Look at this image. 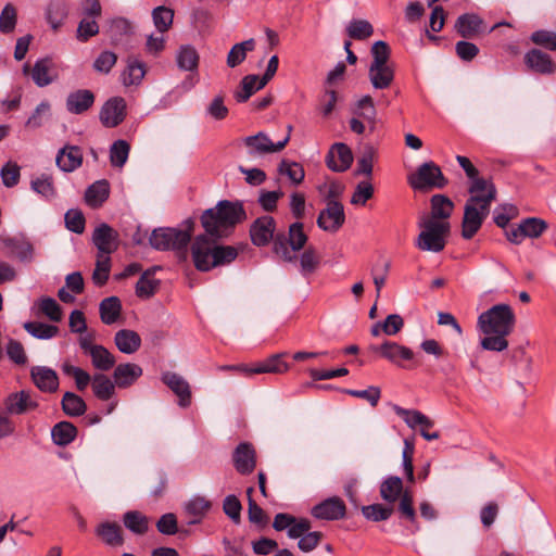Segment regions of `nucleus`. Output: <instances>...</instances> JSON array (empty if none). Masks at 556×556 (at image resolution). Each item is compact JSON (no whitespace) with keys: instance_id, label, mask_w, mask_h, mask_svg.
I'll return each instance as SVG.
<instances>
[{"instance_id":"nucleus-1","label":"nucleus","mask_w":556,"mask_h":556,"mask_svg":"<svg viewBox=\"0 0 556 556\" xmlns=\"http://www.w3.org/2000/svg\"><path fill=\"white\" fill-rule=\"evenodd\" d=\"M477 325L484 334L480 340L481 348L486 351L503 352L508 348L507 337L515 329L516 315L510 305L495 304L479 315Z\"/></svg>"},{"instance_id":"nucleus-2","label":"nucleus","mask_w":556,"mask_h":556,"mask_svg":"<svg viewBox=\"0 0 556 556\" xmlns=\"http://www.w3.org/2000/svg\"><path fill=\"white\" fill-rule=\"evenodd\" d=\"M247 218L241 202L219 201L215 207L205 210L201 215V225L205 235L215 239L227 237L237 224Z\"/></svg>"},{"instance_id":"nucleus-3","label":"nucleus","mask_w":556,"mask_h":556,"mask_svg":"<svg viewBox=\"0 0 556 556\" xmlns=\"http://www.w3.org/2000/svg\"><path fill=\"white\" fill-rule=\"evenodd\" d=\"M191 256L198 270L210 271L232 263L238 256V250L231 245L219 244L217 239L207 235H199L191 243Z\"/></svg>"},{"instance_id":"nucleus-4","label":"nucleus","mask_w":556,"mask_h":556,"mask_svg":"<svg viewBox=\"0 0 556 556\" xmlns=\"http://www.w3.org/2000/svg\"><path fill=\"white\" fill-rule=\"evenodd\" d=\"M194 231V220L188 218L179 228L160 227L152 231L149 241L157 251H174L182 261L187 258V248Z\"/></svg>"},{"instance_id":"nucleus-5","label":"nucleus","mask_w":556,"mask_h":556,"mask_svg":"<svg viewBox=\"0 0 556 556\" xmlns=\"http://www.w3.org/2000/svg\"><path fill=\"white\" fill-rule=\"evenodd\" d=\"M496 190L492 188L485 199L475 195L467 200L462 224V236L464 239L469 240L479 231L490 213L491 203L496 199Z\"/></svg>"},{"instance_id":"nucleus-6","label":"nucleus","mask_w":556,"mask_h":556,"mask_svg":"<svg viewBox=\"0 0 556 556\" xmlns=\"http://www.w3.org/2000/svg\"><path fill=\"white\" fill-rule=\"evenodd\" d=\"M419 227L422 229L416 240L419 250L438 253L445 248L450 222L420 218Z\"/></svg>"},{"instance_id":"nucleus-7","label":"nucleus","mask_w":556,"mask_h":556,"mask_svg":"<svg viewBox=\"0 0 556 556\" xmlns=\"http://www.w3.org/2000/svg\"><path fill=\"white\" fill-rule=\"evenodd\" d=\"M409 185L415 190L442 189L447 185L441 168L432 161L421 164L409 177Z\"/></svg>"},{"instance_id":"nucleus-8","label":"nucleus","mask_w":556,"mask_h":556,"mask_svg":"<svg viewBox=\"0 0 556 556\" xmlns=\"http://www.w3.org/2000/svg\"><path fill=\"white\" fill-rule=\"evenodd\" d=\"M334 191L329 190L327 205L317 217V225L320 229L328 232H337L345 222L343 204L334 200Z\"/></svg>"},{"instance_id":"nucleus-9","label":"nucleus","mask_w":556,"mask_h":556,"mask_svg":"<svg viewBox=\"0 0 556 556\" xmlns=\"http://www.w3.org/2000/svg\"><path fill=\"white\" fill-rule=\"evenodd\" d=\"M25 75L30 74L36 86L47 87L59 78V72L54 61L51 58H42L35 62L33 67L28 63L23 66Z\"/></svg>"},{"instance_id":"nucleus-10","label":"nucleus","mask_w":556,"mask_h":556,"mask_svg":"<svg viewBox=\"0 0 556 556\" xmlns=\"http://www.w3.org/2000/svg\"><path fill=\"white\" fill-rule=\"evenodd\" d=\"M92 243L98 250L97 255L110 256L118 248V232L110 225L102 223L92 232Z\"/></svg>"},{"instance_id":"nucleus-11","label":"nucleus","mask_w":556,"mask_h":556,"mask_svg":"<svg viewBox=\"0 0 556 556\" xmlns=\"http://www.w3.org/2000/svg\"><path fill=\"white\" fill-rule=\"evenodd\" d=\"M289 140L290 135H287L283 140L274 143L265 132L260 131L244 138V144L249 148L250 154H267L281 151Z\"/></svg>"},{"instance_id":"nucleus-12","label":"nucleus","mask_w":556,"mask_h":556,"mask_svg":"<svg viewBox=\"0 0 556 556\" xmlns=\"http://www.w3.org/2000/svg\"><path fill=\"white\" fill-rule=\"evenodd\" d=\"M276 222L274 217L264 215L256 218L250 227L251 241L256 247L267 245L274 238Z\"/></svg>"},{"instance_id":"nucleus-13","label":"nucleus","mask_w":556,"mask_h":556,"mask_svg":"<svg viewBox=\"0 0 556 556\" xmlns=\"http://www.w3.org/2000/svg\"><path fill=\"white\" fill-rule=\"evenodd\" d=\"M233 467L240 475H250L256 467V452L249 442H241L232 453Z\"/></svg>"},{"instance_id":"nucleus-14","label":"nucleus","mask_w":556,"mask_h":556,"mask_svg":"<svg viewBox=\"0 0 556 556\" xmlns=\"http://www.w3.org/2000/svg\"><path fill=\"white\" fill-rule=\"evenodd\" d=\"M3 404L9 415H24L38 407L37 401L33 399L29 391L25 390L9 394Z\"/></svg>"},{"instance_id":"nucleus-15","label":"nucleus","mask_w":556,"mask_h":556,"mask_svg":"<svg viewBox=\"0 0 556 556\" xmlns=\"http://www.w3.org/2000/svg\"><path fill=\"white\" fill-rule=\"evenodd\" d=\"M126 116V102L121 97L108 100L100 111V121L103 126L113 128L118 126Z\"/></svg>"},{"instance_id":"nucleus-16","label":"nucleus","mask_w":556,"mask_h":556,"mask_svg":"<svg viewBox=\"0 0 556 556\" xmlns=\"http://www.w3.org/2000/svg\"><path fill=\"white\" fill-rule=\"evenodd\" d=\"M161 380L166 384L177 396L178 405L180 407H189L191 404V389L188 381L180 375L172 371L162 374Z\"/></svg>"},{"instance_id":"nucleus-17","label":"nucleus","mask_w":556,"mask_h":556,"mask_svg":"<svg viewBox=\"0 0 556 556\" xmlns=\"http://www.w3.org/2000/svg\"><path fill=\"white\" fill-rule=\"evenodd\" d=\"M352 162V150L342 142L334 143L326 155V164L332 172H345Z\"/></svg>"},{"instance_id":"nucleus-18","label":"nucleus","mask_w":556,"mask_h":556,"mask_svg":"<svg viewBox=\"0 0 556 556\" xmlns=\"http://www.w3.org/2000/svg\"><path fill=\"white\" fill-rule=\"evenodd\" d=\"M346 506L344 502L338 497H329L312 508V515L323 520H339L345 516Z\"/></svg>"},{"instance_id":"nucleus-19","label":"nucleus","mask_w":556,"mask_h":556,"mask_svg":"<svg viewBox=\"0 0 556 556\" xmlns=\"http://www.w3.org/2000/svg\"><path fill=\"white\" fill-rule=\"evenodd\" d=\"M370 350L399 366L402 365V361H412L414 358V352L410 349L392 341H386L381 345H372Z\"/></svg>"},{"instance_id":"nucleus-20","label":"nucleus","mask_w":556,"mask_h":556,"mask_svg":"<svg viewBox=\"0 0 556 556\" xmlns=\"http://www.w3.org/2000/svg\"><path fill=\"white\" fill-rule=\"evenodd\" d=\"M34 384L46 393H53L59 389V377L55 370L47 366H34L30 369Z\"/></svg>"},{"instance_id":"nucleus-21","label":"nucleus","mask_w":556,"mask_h":556,"mask_svg":"<svg viewBox=\"0 0 556 556\" xmlns=\"http://www.w3.org/2000/svg\"><path fill=\"white\" fill-rule=\"evenodd\" d=\"M56 166L64 173H72L83 164V151L78 146L65 144L55 157Z\"/></svg>"},{"instance_id":"nucleus-22","label":"nucleus","mask_w":556,"mask_h":556,"mask_svg":"<svg viewBox=\"0 0 556 556\" xmlns=\"http://www.w3.org/2000/svg\"><path fill=\"white\" fill-rule=\"evenodd\" d=\"M525 63L532 72L542 75H549L556 71V64L552 58L539 49L528 51L525 54Z\"/></svg>"},{"instance_id":"nucleus-23","label":"nucleus","mask_w":556,"mask_h":556,"mask_svg":"<svg viewBox=\"0 0 556 556\" xmlns=\"http://www.w3.org/2000/svg\"><path fill=\"white\" fill-rule=\"evenodd\" d=\"M1 241L10 250V254L16 256L21 262L33 260L34 247L25 237H3Z\"/></svg>"},{"instance_id":"nucleus-24","label":"nucleus","mask_w":556,"mask_h":556,"mask_svg":"<svg viewBox=\"0 0 556 556\" xmlns=\"http://www.w3.org/2000/svg\"><path fill=\"white\" fill-rule=\"evenodd\" d=\"M94 103V94L88 89H78L66 98V110L72 114H83Z\"/></svg>"},{"instance_id":"nucleus-25","label":"nucleus","mask_w":556,"mask_h":556,"mask_svg":"<svg viewBox=\"0 0 556 556\" xmlns=\"http://www.w3.org/2000/svg\"><path fill=\"white\" fill-rule=\"evenodd\" d=\"M211 507V501L204 496H193L184 506L185 515L188 518L187 523L190 526L200 523L210 511Z\"/></svg>"},{"instance_id":"nucleus-26","label":"nucleus","mask_w":556,"mask_h":556,"mask_svg":"<svg viewBox=\"0 0 556 556\" xmlns=\"http://www.w3.org/2000/svg\"><path fill=\"white\" fill-rule=\"evenodd\" d=\"M142 376V368L134 363L119 364L115 367L113 379L118 388H128Z\"/></svg>"},{"instance_id":"nucleus-27","label":"nucleus","mask_w":556,"mask_h":556,"mask_svg":"<svg viewBox=\"0 0 556 556\" xmlns=\"http://www.w3.org/2000/svg\"><path fill=\"white\" fill-rule=\"evenodd\" d=\"M96 534L101 541L111 546H122L124 544L123 529L117 522L104 521L97 526Z\"/></svg>"},{"instance_id":"nucleus-28","label":"nucleus","mask_w":556,"mask_h":556,"mask_svg":"<svg viewBox=\"0 0 556 556\" xmlns=\"http://www.w3.org/2000/svg\"><path fill=\"white\" fill-rule=\"evenodd\" d=\"M70 13L67 0H50L46 8V18L53 30H58Z\"/></svg>"},{"instance_id":"nucleus-29","label":"nucleus","mask_w":556,"mask_h":556,"mask_svg":"<svg viewBox=\"0 0 556 556\" xmlns=\"http://www.w3.org/2000/svg\"><path fill=\"white\" fill-rule=\"evenodd\" d=\"M431 213L429 216L421 217L422 219H432V220H446L451 217L454 203L450 198L444 194H434L431 197Z\"/></svg>"},{"instance_id":"nucleus-30","label":"nucleus","mask_w":556,"mask_h":556,"mask_svg":"<svg viewBox=\"0 0 556 556\" xmlns=\"http://www.w3.org/2000/svg\"><path fill=\"white\" fill-rule=\"evenodd\" d=\"M117 349L124 354H134L141 346L140 336L130 329H121L114 336Z\"/></svg>"},{"instance_id":"nucleus-31","label":"nucleus","mask_w":556,"mask_h":556,"mask_svg":"<svg viewBox=\"0 0 556 556\" xmlns=\"http://www.w3.org/2000/svg\"><path fill=\"white\" fill-rule=\"evenodd\" d=\"M368 77L375 89H387L393 83L394 70L392 65H369Z\"/></svg>"},{"instance_id":"nucleus-32","label":"nucleus","mask_w":556,"mask_h":556,"mask_svg":"<svg viewBox=\"0 0 556 556\" xmlns=\"http://www.w3.org/2000/svg\"><path fill=\"white\" fill-rule=\"evenodd\" d=\"M160 267L155 266L147 269L136 283V295L141 299H149L156 292L160 281L153 276Z\"/></svg>"},{"instance_id":"nucleus-33","label":"nucleus","mask_w":556,"mask_h":556,"mask_svg":"<svg viewBox=\"0 0 556 556\" xmlns=\"http://www.w3.org/2000/svg\"><path fill=\"white\" fill-rule=\"evenodd\" d=\"M394 413L400 416L405 424L412 428L416 429L418 426H425V427H433L434 422L431 420L428 416L422 414L419 410L416 409H406L403 408L396 404L392 406Z\"/></svg>"},{"instance_id":"nucleus-34","label":"nucleus","mask_w":556,"mask_h":556,"mask_svg":"<svg viewBox=\"0 0 556 556\" xmlns=\"http://www.w3.org/2000/svg\"><path fill=\"white\" fill-rule=\"evenodd\" d=\"M110 195V185L108 180L102 179L89 186L85 193L88 205L92 207L101 206Z\"/></svg>"},{"instance_id":"nucleus-35","label":"nucleus","mask_w":556,"mask_h":556,"mask_svg":"<svg viewBox=\"0 0 556 556\" xmlns=\"http://www.w3.org/2000/svg\"><path fill=\"white\" fill-rule=\"evenodd\" d=\"M101 321L105 325H112L117 321L122 313V303L117 296L103 299L99 305Z\"/></svg>"},{"instance_id":"nucleus-36","label":"nucleus","mask_w":556,"mask_h":556,"mask_svg":"<svg viewBox=\"0 0 556 556\" xmlns=\"http://www.w3.org/2000/svg\"><path fill=\"white\" fill-rule=\"evenodd\" d=\"M147 73L144 62L137 58L129 56L127 59V67L122 74L123 83L125 86L139 85Z\"/></svg>"},{"instance_id":"nucleus-37","label":"nucleus","mask_w":556,"mask_h":556,"mask_svg":"<svg viewBox=\"0 0 556 556\" xmlns=\"http://www.w3.org/2000/svg\"><path fill=\"white\" fill-rule=\"evenodd\" d=\"M51 437L54 444L66 446L77 437V428L70 421H60L51 430Z\"/></svg>"},{"instance_id":"nucleus-38","label":"nucleus","mask_w":556,"mask_h":556,"mask_svg":"<svg viewBox=\"0 0 556 556\" xmlns=\"http://www.w3.org/2000/svg\"><path fill=\"white\" fill-rule=\"evenodd\" d=\"M456 161L466 173L468 179L470 180V185L468 188L469 193H476L477 191L483 189L486 186L485 178L479 177V170L473 166V164L468 157L457 155Z\"/></svg>"},{"instance_id":"nucleus-39","label":"nucleus","mask_w":556,"mask_h":556,"mask_svg":"<svg viewBox=\"0 0 556 556\" xmlns=\"http://www.w3.org/2000/svg\"><path fill=\"white\" fill-rule=\"evenodd\" d=\"M482 20L476 14H463L455 23L456 31L464 38H471L480 30Z\"/></svg>"},{"instance_id":"nucleus-40","label":"nucleus","mask_w":556,"mask_h":556,"mask_svg":"<svg viewBox=\"0 0 556 556\" xmlns=\"http://www.w3.org/2000/svg\"><path fill=\"white\" fill-rule=\"evenodd\" d=\"M92 366L101 371H109L115 366V356L103 345H97L89 355Z\"/></svg>"},{"instance_id":"nucleus-41","label":"nucleus","mask_w":556,"mask_h":556,"mask_svg":"<svg viewBox=\"0 0 556 556\" xmlns=\"http://www.w3.org/2000/svg\"><path fill=\"white\" fill-rule=\"evenodd\" d=\"M285 354H274L264 362L252 366V371L256 374H282L289 369V365L282 361Z\"/></svg>"},{"instance_id":"nucleus-42","label":"nucleus","mask_w":556,"mask_h":556,"mask_svg":"<svg viewBox=\"0 0 556 556\" xmlns=\"http://www.w3.org/2000/svg\"><path fill=\"white\" fill-rule=\"evenodd\" d=\"M61 406L65 415L70 417H78L86 413L87 405L84 399L74 392H65L63 394Z\"/></svg>"},{"instance_id":"nucleus-43","label":"nucleus","mask_w":556,"mask_h":556,"mask_svg":"<svg viewBox=\"0 0 556 556\" xmlns=\"http://www.w3.org/2000/svg\"><path fill=\"white\" fill-rule=\"evenodd\" d=\"M403 493V481L400 477H388L380 485L381 497L390 504L395 503Z\"/></svg>"},{"instance_id":"nucleus-44","label":"nucleus","mask_w":556,"mask_h":556,"mask_svg":"<svg viewBox=\"0 0 556 556\" xmlns=\"http://www.w3.org/2000/svg\"><path fill=\"white\" fill-rule=\"evenodd\" d=\"M115 382L103 374H96L92 377V391L97 399L101 401L110 400L115 392Z\"/></svg>"},{"instance_id":"nucleus-45","label":"nucleus","mask_w":556,"mask_h":556,"mask_svg":"<svg viewBox=\"0 0 556 556\" xmlns=\"http://www.w3.org/2000/svg\"><path fill=\"white\" fill-rule=\"evenodd\" d=\"M176 61L181 71L193 72L198 70L199 54L192 46H181L177 52Z\"/></svg>"},{"instance_id":"nucleus-46","label":"nucleus","mask_w":556,"mask_h":556,"mask_svg":"<svg viewBox=\"0 0 556 556\" xmlns=\"http://www.w3.org/2000/svg\"><path fill=\"white\" fill-rule=\"evenodd\" d=\"M254 49L255 40L253 38L233 45L227 55V65L231 68L238 66L245 60L247 53Z\"/></svg>"},{"instance_id":"nucleus-47","label":"nucleus","mask_w":556,"mask_h":556,"mask_svg":"<svg viewBox=\"0 0 556 556\" xmlns=\"http://www.w3.org/2000/svg\"><path fill=\"white\" fill-rule=\"evenodd\" d=\"M400 503L397 507V511L400 516L410 523L415 526L416 530H419L420 527L417 523V515L414 508L413 495L409 491H404V493L399 497Z\"/></svg>"},{"instance_id":"nucleus-48","label":"nucleus","mask_w":556,"mask_h":556,"mask_svg":"<svg viewBox=\"0 0 556 556\" xmlns=\"http://www.w3.org/2000/svg\"><path fill=\"white\" fill-rule=\"evenodd\" d=\"M278 172L280 175L287 176L290 179V181L295 186L300 185L305 177L303 166L298 162H292L288 160H282L279 163Z\"/></svg>"},{"instance_id":"nucleus-49","label":"nucleus","mask_w":556,"mask_h":556,"mask_svg":"<svg viewBox=\"0 0 556 556\" xmlns=\"http://www.w3.org/2000/svg\"><path fill=\"white\" fill-rule=\"evenodd\" d=\"M24 329L30 336L41 340L54 338L59 332V328L56 326L39 321H27L24 324Z\"/></svg>"},{"instance_id":"nucleus-50","label":"nucleus","mask_w":556,"mask_h":556,"mask_svg":"<svg viewBox=\"0 0 556 556\" xmlns=\"http://www.w3.org/2000/svg\"><path fill=\"white\" fill-rule=\"evenodd\" d=\"M346 34L355 40H366L374 34L372 25L366 20H352L346 26Z\"/></svg>"},{"instance_id":"nucleus-51","label":"nucleus","mask_w":556,"mask_h":556,"mask_svg":"<svg viewBox=\"0 0 556 556\" xmlns=\"http://www.w3.org/2000/svg\"><path fill=\"white\" fill-rule=\"evenodd\" d=\"M125 527L135 534H144L148 531V518L139 511L130 510L124 514Z\"/></svg>"},{"instance_id":"nucleus-52","label":"nucleus","mask_w":556,"mask_h":556,"mask_svg":"<svg viewBox=\"0 0 556 556\" xmlns=\"http://www.w3.org/2000/svg\"><path fill=\"white\" fill-rule=\"evenodd\" d=\"M130 146L127 141L119 139L113 142L110 148V161L114 167H123L128 160Z\"/></svg>"},{"instance_id":"nucleus-53","label":"nucleus","mask_w":556,"mask_h":556,"mask_svg":"<svg viewBox=\"0 0 556 556\" xmlns=\"http://www.w3.org/2000/svg\"><path fill=\"white\" fill-rule=\"evenodd\" d=\"M358 117L363 118L371 125L374 129L376 124L377 111L374 100L370 96H364L357 101L356 110L354 112Z\"/></svg>"},{"instance_id":"nucleus-54","label":"nucleus","mask_w":556,"mask_h":556,"mask_svg":"<svg viewBox=\"0 0 556 556\" xmlns=\"http://www.w3.org/2000/svg\"><path fill=\"white\" fill-rule=\"evenodd\" d=\"M153 23L160 33L167 31L174 20V11L167 7L160 5L152 11Z\"/></svg>"},{"instance_id":"nucleus-55","label":"nucleus","mask_w":556,"mask_h":556,"mask_svg":"<svg viewBox=\"0 0 556 556\" xmlns=\"http://www.w3.org/2000/svg\"><path fill=\"white\" fill-rule=\"evenodd\" d=\"M364 517L368 520L378 522L388 520L393 514L392 506H384L382 504H371L362 507Z\"/></svg>"},{"instance_id":"nucleus-56","label":"nucleus","mask_w":556,"mask_h":556,"mask_svg":"<svg viewBox=\"0 0 556 556\" xmlns=\"http://www.w3.org/2000/svg\"><path fill=\"white\" fill-rule=\"evenodd\" d=\"M260 78L256 75H247L241 81V89L235 92L237 102L248 101L251 96L258 90Z\"/></svg>"},{"instance_id":"nucleus-57","label":"nucleus","mask_w":556,"mask_h":556,"mask_svg":"<svg viewBox=\"0 0 556 556\" xmlns=\"http://www.w3.org/2000/svg\"><path fill=\"white\" fill-rule=\"evenodd\" d=\"M111 270L110 256L97 255L96 268L92 273V281L96 286H103L109 279Z\"/></svg>"},{"instance_id":"nucleus-58","label":"nucleus","mask_w":556,"mask_h":556,"mask_svg":"<svg viewBox=\"0 0 556 556\" xmlns=\"http://www.w3.org/2000/svg\"><path fill=\"white\" fill-rule=\"evenodd\" d=\"M288 241L289 245L291 248L292 253L300 251L304 248L307 236L305 235L303 230V224L300 222H295L290 225L289 227V233H288Z\"/></svg>"},{"instance_id":"nucleus-59","label":"nucleus","mask_w":556,"mask_h":556,"mask_svg":"<svg viewBox=\"0 0 556 556\" xmlns=\"http://www.w3.org/2000/svg\"><path fill=\"white\" fill-rule=\"evenodd\" d=\"M320 263L319 255L313 247H308L300 256L301 273L304 276L313 274Z\"/></svg>"},{"instance_id":"nucleus-60","label":"nucleus","mask_w":556,"mask_h":556,"mask_svg":"<svg viewBox=\"0 0 556 556\" xmlns=\"http://www.w3.org/2000/svg\"><path fill=\"white\" fill-rule=\"evenodd\" d=\"M271 240L274 242V252L285 262H293L296 258V255L292 253L291 249H289L290 245L288 237L285 233H277L276 236L274 235Z\"/></svg>"},{"instance_id":"nucleus-61","label":"nucleus","mask_w":556,"mask_h":556,"mask_svg":"<svg viewBox=\"0 0 556 556\" xmlns=\"http://www.w3.org/2000/svg\"><path fill=\"white\" fill-rule=\"evenodd\" d=\"M16 9L11 3L5 4L0 14V31L2 34L12 33L16 26Z\"/></svg>"},{"instance_id":"nucleus-62","label":"nucleus","mask_w":556,"mask_h":556,"mask_svg":"<svg viewBox=\"0 0 556 556\" xmlns=\"http://www.w3.org/2000/svg\"><path fill=\"white\" fill-rule=\"evenodd\" d=\"M39 309L52 321H60L62 319V309L59 303L50 296H43L39 300Z\"/></svg>"},{"instance_id":"nucleus-63","label":"nucleus","mask_w":556,"mask_h":556,"mask_svg":"<svg viewBox=\"0 0 556 556\" xmlns=\"http://www.w3.org/2000/svg\"><path fill=\"white\" fill-rule=\"evenodd\" d=\"M31 189L47 199L55 195L53 179L50 175L42 174L40 177L31 180Z\"/></svg>"},{"instance_id":"nucleus-64","label":"nucleus","mask_w":556,"mask_h":556,"mask_svg":"<svg viewBox=\"0 0 556 556\" xmlns=\"http://www.w3.org/2000/svg\"><path fill=\"white\" fill-rule=\"evenodd\" d=\"M370 52L372 55V61H371L370 65H376V66L390 65L389 59H390L391 51H390L389 45L386 41H382V40L376 41L372 45Z\"/></svg>"}]
</instances>
